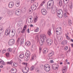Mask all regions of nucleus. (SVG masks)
I'll use <instances>...</instances> for the list:
<instances>
[{
	"mask_svg": "<svg viewBox=\"0 0 73 73\" xmlns=\"http://www.w3.org/2000/svg\"><path fill=\"white\" fill-rule=\"evenodd\" d=\"M65 35L66 38H67L68 40H70V37H69V36H68V35L67 34H65Z\"/></svg>",
	"mask_w": 73,
	"mask_h": 73,
	"instance_id": "nucleus-27",
	"label": "nucleus"
},
{
	"mask_svg": "<svg viewBox=\"0 0 73 73\" xmlns=\"http://www.w3.org/2000/svg\"><path fill=\"white\" fill-rule=\"evenodd\" d=\"M19 57L21 58H23L24 57V55L23 54H21L20 55Z\"/></svg>",
	"mask_w": 73,
	"mask_h": 73,
	"instance_id": "nucleus-25",
	"label": "nucleus"
},
{
	"mask_svg": "<svg viewBox=\"0 0 73 73\" xmlns=\"http://www.w3.org/2000/svg\"><path fill=\"white\" fill-rule=\"evenodd\" d=\"M57 38L58 39V41L59 42H61V41L62 40V37L61 36H58L57 37Z\"/></svg>",
	"mask_w": 73,
	"mask_h": 73,
	"instance_id": "nucleus-13",
	"label": "nucleus"
},
{
	"mask_svg": "<svg viewBox=\"0 0 73 73\" xmlns=\"http://www.w3.org/2000/svg\"><path fill=\"white\" fill-rule=\"evenodd\" d=\"M31 9H32V8H33L34 9H35V10H36V7H34V6H31Z\"/></svg>",
	"mask_w": 73,
	"mask_h": 73,
	"instance_id": "nucleus-43",
	"label": "nucleus"
},
{
	"mask_svg": "<svg viewBox=\"0 0 73 73\" xmlns=\"http://www.w3.org/2000/svg\"><path fill=\"white\" fill-rule=\"evenodd\" d=\"M71 45L72 48H73V43L71 44Z\"/></svg>",
	"mask_w": 73,
	"mask_h": 73,
	"instance_id": "nucleus-64",
	"label": "nucleus"
},
{
	"mask_svg": "<svg viewBox=\"0 0 73 73\" xmlns=\"http://www.w3.org/2000/svg\"><path fill=\"white\" fill-rule=\"evenodd\" d=\"M58 69V67L55 68V70H57Z\"/></svg>",
	"mask_w": 73,
	"mask_h": 73,
	"instance_id": "nucleus-60",
	"label": "nucleus"
},
{
	"mask_svg": "<svg viewBox=\"0 0 73 73\" xmlns=\"http://www.w3.org/2000/svg\"><path fill=\"white\" fill-rule=\"evenodd\" d=\"M68 24L70 25L71 26L72 24V20H70L68 21Z\"/></svg>",
	"mask_w": 73,
	"mask_h": 73,
	"instance_id": "nucleus-30",
	"label": "nucleus"
},
{
	"mask_svg": "<svg viewBox=\"0 0 73 73\" xmlns=\"http://www.w3.org/2000/svg\"><path fill=\"white\" fill-rule=\"evenodd\" d=\"M39 44L40 46H42L44 44V40H41V43L39 42Z\"/></svg>",
	"mask_w": 73,
	"mask_h": 73,
	"instance_id": "nucleus-17",
	"label": "nucleus"
},
{
	"mask_svg": "<svg viewBox=\"0 0 73 73\" xmlns=\"http://www.w3.org/2000/svg\"><path fill=\"white\" fill-rule=\"evenodd\" d=\"M51 12L52 13V14H54L55 13V11L54 9H52L51 10Z\"/></svg>",
	"mask_w": 73,
	"mask_h": 73,
	"instance_id": "nucleus-38",
	"label": "nucleus"
},
{
	"mask_svg": "<svg viewBox=\"0 0 73 73\" xmlns=\"http://www.w3.org/2000/svg\"><path fill=\"white\" fill-rule=\"evenodd\" d=\"M35 69V66H33L30 68V70L32 71V70H34V69Z\"/></svg>",
	"mask_w": 73,
	"mask_h": 73,
	"instance_id": "nucleus-28",
	"label": "nucleus"
},
{
	"mask_svg": "<svg viewBox=\"0 0 73 73\" xmlns=\"http://www.w3.org/2000/svg\"><path fill=\"white\" fill-rule=\"evenodd\" d=\"M12 50V49L11 48H9L7 49V51L8 52H11Z\"/></svg>",
	"mask_w": 73,
	"mask_h": 73,
	"instance_id": "nucleus-34",
	"label": "nucleus"
},
{
	"mask_svg": "<svg viewBox=\"0 0 73 73\" xmlns=\"http://www.w3.org/2000/svg\"><path fill=\"white\" fill-rule=\"evenodd\" d=\"M43 40H45L46 39V36L45 35H43V36H42Z\"/></svg>",
	"mask_w": 73,
	"mask_h": 73,
	"instance_id": "nucleus-21",
	"label": "nucleus"
},
{
	"mask_svg": "<svg viewBox=\"0 0 73 73\" xmlns=\"http://www.w3.org/2000/svg\"><path fill=\"white\" fill-rule=\"evenodd\" d=\"M41 12L42 15L44 16H45L46 15V13H47L46 10L44 9H42L41 10Z\"/></svg>",
	"mask_w": 73,
	"mask_h": 73,
	"instance_id": "nucleus-7",
	"label": "nucleus"
},
{
	"mask_svg": "<svg viewBox=\"0 0 73 73\" xmlns=\"http://www.w3.org/2000/svg\"><path fill=\"white\" fill-rule=\"evenodd\" d=\"M43 53L44 54H46V51L47 52H48V49L46 48H44L43 51Z\"/></svg>",
	"mask_w": 73,
	"mask_h": 73,
	"instance_id": "nucleus-11",
	"label": "nucleus"
},
{
	"mask_svg": "<svg viewBox=\"0 0 73 73\" xmlns=\"http://www.w3.org/2000/svg\"><path fill=\"white\" fill-rule=\"evenodd\" d=\"M11 30H9V29H7L5 31V34L6 36H8L10 34Z\"/></svg>",
	"mask_w": 73,
	"mask_h": 73,
	"instance_id": "nucleus-6",
	"label": "nucleus"
},
{
	"mask_svg": "<svg viewBox=\"0 0 73 73\" xmlns=\"http://www.w3.org/2000/svg\"><path fill=\"white\" fill-rule=\"evenodd\" d=\"M70 9H72V3H71L70 4Z\"/></svg>",
	"mask_w": 73,
	"mask_h": 73,
	"instance_id": "nucleus-48",
	"label": "nucleus"
},
{
	"mask_svg": "<svg viewBox=\"0 0 73 73\" xmlns=\"http://www.w3.org/2000/svg\"><path fill=\"white\" fill-rule=\"evenodd\" d=\"M34 56H33V57H32L31 58V60H32V61L34 59Z\"/></svg>",
	"mask_w": 73,
	"mask_h": 73,
	"instance_id": "nucleus-52",
	"label": "nucleus"
},
{
	"mask_svg": "<svg viewBox=\"0 0 73 73\" xmlns=\"http://www.w3.org/2000/svg\"><path fill=\"white\" fill-rule=\"evenodd\" d=\"M50 63H53V62H54L53 60H50Z\"/></svg>",
	"mask_w": 73,
	"mask_h": 73,
	"instance_id": "nucleus-57",
	"label": "nucleus"
},
{
	"mask_svg": "<svg viewBox=\"0 0 73 73\" xmlns=\"http://www.w3.org/2000/svg\"><path fill=\"white\" fill-rule=\"evenodd\" d=\"M56 35H60L62 33V31H58L56 32Z\"/></svg>",
	"mask_w": 73,
	"mask_h": 73,
	"instance_id": "nucleus-22",
	"label": "nucleus"
},
{
	"mask_svg": "<svg viewBox=\"0 0 73 73\" xmlns=\"http://www.w3.org/2000/svg\"><path fill=\"white\" fill-rule=\"evenodd\" d=\"M61 27H58L57 29H56V32H62L61 30Z\"/></svg>",
	"mask_w": 73,
	"mask_h": 73,
	"instance_id": "nucleus-18",
	"label": "nucleus"
},
{
	"mask_svg": "<svg viewBox=\"0 0 73 73\" xmlns=\"http://www.w3.org/2000/svg\"><path fill=\"white\" fill-rule=\"evenodd\" d=\"M55 11L56 12H57V11H58V8L56 7H55Z\"/></svg>",
	"mask_w": 73,
	"mask_h": 73,
	"instance_id": "nucleus-47",
	"label": "nucleus"
},
{
	"mask_svg": "<svg viewBox=\"0 0 73 73\" xmlns=\"http://www.w3.org/2000/svg\"><path fill=\"white\" fill-rule=\"evenodd\" d=\"M50 1L51 2L49 3V6L50 7V6H51V4H52V3H53V4H54V1H53V0H50L49 1H48L47 2V5H48L47 6V8H48L49 7H48V3H49V2Z\"/></svg>",
	"mask_w": 73,
	"mask_h": 73,
	"instance_id": "nucleus-9",
	"label": "nucleus"
},
{
	"mask_svg": "<svg viewBox=\"0 0 73 73\" xmlns=\"http://www.w3.org/2000/svg\"><path fill=\"white\" fill-rule=\"evenodd\" d=\"M38 28L37 27L36 28V30H35V32H38Z\"/></svg>",
	"mask_w": 73,
	"mask_h": 73,
	"instance_id": "nucleus-46",
	"label": "nucleus"
},
{
	"mask_svg": "<svg viewBox=\"0 0 73 73\" xmlns=\"http://www.w3.org/2000/svg\"><path fill=\"white\" fill-rule=\"evenodd\" d=\"M15 13L17 16H19L21 14V9H18L15 11Z\"/></svg>",
	"mask_w": 73,
	"mask_h": 73,
	"instance_id": "nucleus-3",
	"label": "nucleus"
},
{
	"mask_svg": "<svg viewBox=\"0 0 73 73\" xmlns=\"http://www.w3.org/2000/svg\"><path fill=\"white\" fill-rule=\"evenodd\" d=\"M27 33H29V29L28 28L27 29Z\"/></svg>",
	"mask_w": 73,
	"mask_h": 73,
	"instance_id": "nucleus-56",
	"label": "nucleus"
},
{
	"mask_svg": "<svg viewBox=\"0 0 73 73\" xmlns=\"http://www.w3.org/2000/svg\"><path fill=\"white\" fill-rule=\"evenodd\" d=\"M27 25H24L23 29H25V30H26V29L27 28Z\"/></svg>",
	"mask_w": 73,
	"mask_h": 73,
	"instance_id": "nucleus-44",
	"label": "nucleus"
},
{
	"mask_svg": "<svg viewBox=\"0 0 73 73\" xmlns=\"http://www.w3.org/2000/svg\"><path fill=\"white\" fill-rule=\"evenodd\" d=\"M68 49V46H66L64 48L65 50H66Z\"/></svg>",
	"mask_w": 73,
	"mask_h": 73,
	"instance_id": "nucleus-45",
	"label": "nucleus"
},
{
	"mask_svg": "<svg viewBox=\"0 0 73 73\" xmlns=\"http://www.w3.org/2000/svg\"><path fill=\"white\" fill-rule=\"evenodd\" d=\"M33 20L32 21L31 20L28 19H27V21L29 23H32L33 22Z\"/></svg>",
	"mask_w": 73,
	"mask_h": 73,
	"instance_id": "nucleus-31",
	"label": "nucleus"
},
{
	"mask_svg": "<svg viewBox=\"0 0 73 73\" xmlns=\"http://www.w3.org/2000/svg\"><path fill=\"white\" fill-rule=\"evenodd\" d=\"M25 45H26V46H30L31 45V42L29 41H27L25 43Z\"/></svg>",
	"mask_w": 73,
	"mask_h": 73,
	"instance_id": "nucleus-14",
	"label": "nucleus"
},
{
	"mask_svg": "<svg viewBox=\"0 0 73 73\" xmlns=\"http://www.w3.org/2000/svg\"><path fill=\"white\" fill-rule=\"evenodd\" d=\"M29 68L27 66H26L25 68V70H27V72H29Z\"/></svg>",
	"mask_w": 73,
	"mask_h": 73,
	"instance_id": "nucleus-29",
	"label": "nucleus"
},
{
	"mask_svg": "<svg viewBox=\"0 0 73 73\" xmlns=\"http://www.w3.org/2000/svg\"><path fill=\"white\" fill-rule=\"evenodd\" d=\"M22 71L23 73H27V72H25V71H24V70L23 69L22 70Z\"/></svg>",
	"mask_w": 73,
	"mask_h": 73,
	"instance_id": "nucleus-55",
	"label": "nucleus"
},
{
	"mask_svg": "<svg viewBox=\"0 0 73 73\" xmlns=\"http://www.w3.org/2000/svg\"><path fill=\"white\" fill-rule=\"evenodd\" d=\"M13 61H12V60H11L10 62H7V64H10V65H11V64H12V63H13Z\"/></svg>",
	"mask_w": 73,
	"mask_h": 73,
	"instance_id": "nucleus-33",
	"label": "nucleus"
},
{
	"mask_svg": "<svg viewBox=\"0 0 73 73\" xmlns=\"http://www.w3.org/2000/svg\"><path fill=\"white\" fill-rule=\"evenodd\" d=\"M27 53V55H26L27 52H26L25 54V56H26L27 58H26V60H29L30 58V56H31V53H30V52L29 51Z\"/></svg>",
	"mask_w": 73,
	"mask_h": 73,
	"instance_id": "nucleus-10",
	"label": "nucleus"
},
{
	"mask_svg": "<svg viewBox=\"0 0 73 73\" xmlns=\"http://www.w3.org/2000/svg\"><path fill=\"white\" fill-rule=\"evenodd\" d=\"M46 42H47V44L48 46H50L52 44V42H53L52 40L50 38L47 39L46 40Z\"/></svg>",
	"mask_w": 73,
	"mask_h": 73,
	"instance_id": "nucleus-2",
	"label": "nucleus"
},
{
	"mask_svg": "<svg viewBox=\"0 0 73 73\" xmlns=\"http://www.w3.org/2000/svg\"><path fill=\"white\" fill-rule=\"evenodd\" d=\"M57 16L59 17L60 19L62 18L63 17V14L62 15L61 14H57Z\"/></svg>",
	"mask_w": 73,
	"mask_h": 73,
	"instance_id": "nucleus-15",
	"label": "nucleus"
},
{
	"mask_svg": "<svg viewBox=\"0 0 73 73\" xmlns=\"http://www.w3.org/2000/svg\"><path fill=\"white\" fill-rule=\"evenodd\" d=\"M13 65L15 67H17V66L18 65H17V62H15V63L13 64Z\"/></svg>",
	"mask_w": 73,
	"mask_h": 73,
	"instance_id": "nucleus-32",
	"label": "nucleus"
},
{
	"mask_svg": "<svg viewBox=\"0 0 73 73\" xmlns=\"http://www.w3.org/2000/svg\"><path fill=\"white\" fill-rule=\"evenodd\" d=\"M67 68H68V66H65L64 67V71L65 72L67 71V70H68V69H67Z\"/></svg>",
	"mask_w": 73,
	"mask_h": 73,
	"instance_id": "nucleus-36",
	"label": "nucleus"
},
{
	"mask_svg": "<svg viewBox=\"0 0 73 73\" xmlns=\"http://www.w3.org/2000/svg\"><path fill=\"white\" fill-rule=\"evenodd\" d=\"M6 56H7V57H9V53H6Z\"/></svg>",
	"mask_w": 73,
	"mask_h": 73,
	"instance_id": "nucleus-39",
	"label": "nucleus"
},
{
	"mask_svg": "<svg viewBox=\"0 0 73 73\" xmlns=\"http://www.w3.org/2000/svg\"><path fill=\"white\" fill-rule=\"evenodd\" d=\"M30 27H33V25L31 24L30 25Z\"/></svg>",
	"mask_w": 73,
	"mask_h": 73,
	"instance_id": "nucleus-63",
	"label": "nucleus"
},
{
	"mask_svg": "<svg viewBox=\"0 0 73 73\" xmlns=\"http://www.w3.org/2000/svg\"><path fill=\"white\" fill-rule=\"evenodd\" d=\"M68 6L67 5H66V6L65 7V9H64V12L65 13H64V18H66L68 17Z\"/></svg>",
	"mask_w": 73,
	"mask_h": 73,
	"instance_id": "nucleus-4",
	"label": "nucleus"
},
{
	"mask_svg": "<svg viewBox=\"0 0 73 73\" xmlns=\"http://www.w3.org/2000/svg\"><path fill=\"white\" fill-rule=\"evenodd\" d=\"M5 52H6V50H3L2 51V53L4 54V53H5Z\"/></svg>",
	"mask_w": 73,
	"mask_h": 73,
	"instance_id": "nucleus-41",
	"label": "nucleus"
},
{
	"mask_svg": "<svg viewBox=\"0 0 73 73\" xmlns=\"http://www.w3.org/2000/svg\"><path fill=\"white\" fill-rule=\"evenodd\" d=\"M15 5L17 7H18L19 6V2H18L17 3H16Z\"/></svg>",
	"mask_w": 73,
	"mask_h": 73,
	"instance_id": "nucleus-40",
	"label": "nucleus"
},
{
	"mask_svg": "<svg viewBox=\"0 0 73 73\" xmlns=\"http://www.w3.org/2000/svg\"><path fill=\"white\" fill-rule=\"evenodd\" d=\"M20 39L19 38L18 39V40H17V41L16 42L17 45H19V42L20 41Z\"/></svg>",
	"mask_w": 73,
	"mask_h": 73,
	"instance_id": "nucleus-37",
	"label": "nucleus"
},
{
	"mask_svg": "<svg viewBox=\"0 0 73 73\" xmlns=\"http://www.w3.org/2000/svg\"><path fill=\"white\" fill-rule=\"evenodd\" d=\"M45 0L44 1H43L42 3L41 4H40V6H41V7L43 5H44V4H45Z\"/></svg>",
	"mask_w": 73,
	"mask_h": 73,
	"instance_id": "nucleus-35",
	"label": "nucleus"
},
{
	"mask_svg": "<svg viewBox=\"0 0 73 73\" xmlns=\"http://www.w3.org/2000/svg\"><path fill=\"white\" fill-rule=\"evenodd\" d=\"M19 69H21L22 68L21 66L20 65H19Z\"/></svg>",
	"mask_w": 73,
	"mask_h": 73,
	"instance_id": "nucleus-59",
	"label": "nucleus"
},
{
	"mask_svg": "<svg viewBox=\"0 0 73 73\" xmlns=\"http://www.w3.org/2000/svg\"><path fill=\"white\" fill-rule=\"evenodd\" d=\"M47 33L48 36H50V35H52V33H51V30H50V29H49L48 30Z\"/></svg>",
	"mask_w": 73,
	"mask_h": 73,
	"instance_id": "nucleus-19",
	"label": "nucleus"
},
{
	"mask_svg": "<svg viewBox=\"0 0 73 73\" xmlns=\"http://www.w3.org/2000/svg\"><path fill=\"white\" fill-rule=\"evenodd\" d=\"M63 14V12L62 10H58L57 11V14Z\"/></svg>",
	"mask_w": 73,
	"mask_h": 73,
	"instance_id": "nucleus-16",
	"label": "nucleus"
},
{
	"mask_svg": "<svg viewBox=\"0 0 73 73\" xmlns=\"http://www.w3.org/2000/svg\"><path fill=\"white\" fill-rule=\"evenodd\" d=\"M64 44H67V41H66V40H64Z\"/></svg>",
	"mask_w": 73,
	"mask_h": 73,
	"instance_id": "nucleus-58",
	"label": "nucleus"
},
{
	"mask_svg": "<svg viewBox=\"0 0 73 73\" xmlns=\"http://www.w3.org/2000/svg\"><path fill=\"white\" fill-rule=\"evenodd\" d=\"M61 44L62 45H64V41L63 40V41L62 42H61Z\"/></svg>",
	"mask_w": 73,
	"mask_h": 73,
	"instance_id": "nucleus-54",
	"label": "nucleus"
},
{
	"mask_svg": "<svg viewBox=\"0 0 73 73\" xmlns=\"http://www.w3.org/2000/svg\"><path fill=\"white\" fill-rule=\"evenodd\" d=\"M36 0H31V3H34Z\"/></svg>",
	"mask_w": 73,
	"mask_h": 73,
	"instance_id": "nucleus-53",
	"label": "nucleus"
},
{
	"mask_svg": "<svg viewBox=\"0 0 73 73\" xmlns=\"http://www.w3.org/2000/svg\"><path fill=\"white\" fill-rule=\"evenodd\" d=\"M3 29L1 27H0V36H1V31L3 30Z\"/></svg>",
	"mask_w": 73,
	"mask_h": 73,
	"instance_id": "nucleus-42",
	"label": "nucleus"
},
{
	"mask_svg": "<svg viewBox=\"0 0 73 73\" xmlns=\"http://www.w3.org/2000/svg\"><path fill=\"white\" fill-rule=\"evenodd\" d=\"M63 70H64V68H63V69H62V72L64 73V72L63 71Z\"/></svg>",
	"mask_w": 73,
	"mask_h": 73,
	"instance_id": "nucleus-61",
	"label": "nucleus"
},
{
	"mask_svg": "<svg viewBox=\"0 0 73 73\" xmlns=\"http://www.w3.org/2000/svg\"><path fill=\"white\" fill-rule=\"evenodd\" d=\"M31 9H32L31 8V9H29V11L30 12H31Z\"/></svg>",
	"mask_w": 73,
	"mask_h": 73,
	"instance_id": "nucleus-62",
	"label": "nucleus"
},
{
	"mask_svg": "<svg viewBox=\"0 0 73 73\" xmlns=\"http://www.w3.org/2000/svg\"><path fill=\"white\" fill-rule=\"evenodd\" d=\"M44 69L45 72H49L50 70V66L48 64H45L44 66Z\"/></svg>",
	"mask_w": 73,
	"mask_h": 73,
	"instance_id": "nucleus-1",
	"label": "nucleus"
},
{
	"mask_svg": "<svg viewBox=\"0 0 73 73\" xmlns=\"http://www.w3.org/2000/svg\"><path fill=\"white\" fill-rule=\"evenodd\" d=\"M11 71H13V73H16L17 72V69L15 68H12L11 70Z\"/></svg>",
	"mask_w": 73,
	"mask_h": 73,
	"instance_id": "nucleus-12",
	"label": "nucleus"
},
{
	"mask_svg": "<svg viewBox=\"0 0 73 73\" xmlns=\"http://www.w3.org/2000/svg\"><path fill=\"white\" fill-rule=\"evenodd\" d=\"M3 60H2L0 59V64L1 65L2 64V63H3Z\"/></svg>",
	"mask_w": 73,
	"mask_h": 73,
	"instance_id": "nucleus-49",
	"label": "nucleus"
},
{
	"mask_svg": "<svg viewBox=\"0 0 73 73\" xmlns=\"http://www.w3.org/2000/svg\"><path fill=\"white\" fill-rule=\"evenodd\" d=\"M24 40H23V39L21 40L20 42V45H23V44H24Z\"/></svg>",
	"mask_w": 73,
	"mask_h": 73,
	"instance_id": "nucleus-24",
	"label": "nucleus"
},
{
	"mask_svg": "<svg viewBox=\"0 0 73 73\" xmlns=\"http://www.w3.org/2000/svg\"><path fill=\"white\" fill-rule=\"evenodd\" d=\"M1 65H5V62H4V61H3Z\"/></svg>",
	"mask_w": 73,
	"mask_h": 73,
	"instance_id": "nucleus-51",
	"label": "nucleus"
},
{
	"mask_svg": "<svg viewBox=\"0 0 73 73\" xmlns=\"http://www.w3.org/2000/svg\"><path fill=\"white\" fill-rule=\"evenodd\" d=\"M25 29H23L22 31H21V33H24L25 32Z\"/></svg>",
	"mask_w": 73,
	"mask_h": 73,
	"instance_id": "nucleus-50",
	"label": "nucleus"
},
{
	"mask_svg": "<svg viewBox=\"0 0 73 73\" xmlns=\"http://www.w3.org/2000/svg\"><path fill=\"white\" fill-rule=\"evenodd\" d=\"M59 5H60V7L62 5V1H59Z\"/></svg>",
	"mask_w": 73,
	"mask_h": 73,
	"instance_id": "nucleus-26",
	"label": "nucleus"
},
{
	"mask_svg": "<svg viewBox=\"0 0 73 73\" xmlns=\"http://www.w3.org/2000/svg\"><path fill=\"white\" fill-rule=\"evenodd\" d=\"M53 54H54L52 53V52H51L48 54V56L49 57H52V56H53Z\"/></svg>",
	"mask_w": 73,
	"mask_h": 73,
	"instance_id": "nucleus-23",
	"label": "nucleus"
},
{
	"mask_svg": "<svg viewBox=\"0 0 73 73\" xmlns=\"http://www.w3.org/2000/svg\"><path fill=\"white\" fill-rule=\"evenodd\" d=\"M14 6V2H11L9 3L8 7L10 8H12Z\"/></svg>",
	"mask_w": 73,
	"mask_h": 73,
	"instance_id": "nucleus-8",
	"label": "nucleus"
},
{
	"mask_svg": "<svg viewBox=\"0 0 73 73\" xmlns=\"http://www.w3.org/2000/svg\"><path fill=\"white\" fill-rule=\"evenodd\" d=\"M15 40L13 39H11L8 42V44L10 46H11L15 44Z\"/></svg>",
	"mask_w": 73,
	"mask_h": 73,
	"instance_id": "nucleus-5",
	"label": "nucleus"
},
{
	"mask_svg": "<svg viewBox=\"0 0 73 73\" xmlns=\"http://www.w3.org/2000/svg\"><path fill=\"white\" fill-rule=\"evenodd\" d=\"M26 11V7H25L22 10H21V13H25Z\"/></svg>",
	"mask_w": 73,
	"mask_h": 73,
	"instance_id": "nucleus-20",
	"label": "nucleus"
}]
</instances>
